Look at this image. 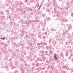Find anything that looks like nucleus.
I'll return each instance as SVG.
<instances>
[{"label": "nucleus", "instance_id": "f257e3e1", "mask_svg": "<svg viewBox=\"0 0 73 73\" xmlns=\"http://www.w3.org/2000/svg\"><path fill=\"white\" fill-rule=\"evenodd\" d=\"M54 58L55 60H57V55H55L54 57Z\"/></svg>", "mask_w": 73, "mask_h": 73}, {"label": "nucleus", "instance_id": "f03ea898", "mask_svg": "<svg viewBox=\"0 0 73 73\" xmlns=\"http://www.w3.org/2000/svg\"><path fill=\"white\" fill-rule=\"evenodd\" d=\"M1 39H2V40H4L5 39V37H3V38H1Z\"/></svg>", "mask_w": 73, "mask_h": 73}]
</instances>
